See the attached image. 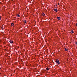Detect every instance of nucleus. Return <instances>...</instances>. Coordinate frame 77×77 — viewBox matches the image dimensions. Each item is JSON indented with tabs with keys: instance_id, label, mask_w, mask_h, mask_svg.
Here are the masks:
<instances>
[{
	"instance_id": "16",
	"label": "nucleus",
	"mask_w": 77,
	"mask_h": 77,
	"mask_svg": "<svg viewBox=\"0 0 77 77\" xmlns=\"http://www.w3.org/2000/svg\"><path fill=\"white\" fill-rule=\"evenodd\" d=\"M58 5H59V3H58Z\"/></svg>"
},
{
	"instance_id": "5",
	"label": "nucleus",
	"mask_w": 77,
	"mask_h": 77,
	"mask_svg": "<svg viewBox=\"0 0 77 77\" xmlns=\"http://www.w3.org/2000/svg\"><path fill=\"white\" fill-rule=\"evenodd\" d=\"M57 19H58V20H60V17H57Z\"/></svg>"
},
{
	"instance_id": "2",
	"label": "nucleus",
	"mask_w": 77,
	"mask_h": 77,
	"mask_svg": "<svg viewBox=\"0 0 77 77\" xmlns=\"http://www.w3.org/2000/svg\"><path fill=\"white\" fill-rule=\"evenodd\" d=\"M9 42L11 44H13V41L11 40H10Z\"/></svg>"
},
{
	"instance_id": "10",
	"label": "nucleus",
	"mask_w": 77,
	"mask_h": 77,
	"mask_svg": "<svg viewBox=\"0 0 77 77\" xmlns=\"http://www.w3.org/2000/svg\"><path fill=\"white\" fill-rule=\"evenodd\" d=\"M14 24L13 23H11V26H14Z\"/></svg>"
},
{
	"instance_id": "11",
	"label": "nucleus",
	"mask_w": 77,
	"mask_h": 77,
	"mask_svg": "<svg viewBox=\"0 0 77 77\" xmlns=\"http://www.w3.org/2000/svg\"><path fill=\"white\" fill-rule=\"evenodd\" d=\"M71 32L72 33H74V31H73V30H72Z\"/></svg>"
},
{
	"instance_id": "9",
	"label": "nucleus",
	"mask_w": 77,
	"mask_h": 77,
	"mask_svg": "<svg viewBox=\"0 0 77 77\" xmlns=\"http://www.w3.org/2000/svg\"><path fill=\"white\" fill-rule=\"evenodd\" d=\"M42 15H43V16H45V14L44 13H43L42 14Z\"/></svg>"
},
{
	"instance_id": "6",
	"label": "nucleus",
	"mask_w": 77,
	"mask_h": 77,
	"mask_svg": "<svg viewBox=\"0 0 77 77\" xmlns=\"http://www.w3.org/2000/svg\"><path fill=\"white\" fill-rule=\"evenodd\" d=\"M23 23H24V24H26V20H25L23 22Z\"/></svg>"
},
{
	"instance_id": "13",
	"label": "nucleus",
	"mask_w": 77,
	"mask_h": 77,
	"mask_svg": "<svg viewBox=\"0 0 77 77\" xmlns=\"http://www.w3.org/2000/svg\"><path fill=\"white\" fill-rule=\"evenodd\" d=\"M75 43L76 44V45H77V42H76Z\"/></svg>"
},
{
	"instance_id": "12",
	"label": "nucleus",
	"mask_w": 77,
	"mask_h": 77,
	"mask_svg": "<svg viewBox=\"0 0 77 77\" xmlns=\"http://www.w3.org/2000/svg\"><path fill=\"white\" fill-rule=\"evenodd\" d=\"M1 18H2V17L1 16H0V20H1Z\"/></svg>"
},
{
	"instance_id": "4",
	"label": "nucleus",
	"mask_w": 77,
	"mask_h": 77,
	"mask_svg": "<svg viewBox=\"0 0 77 77\" xmlns=\"http://www.w3.org/2000/svg\"><path fill=\"white\" fill-rule=\"evenodd\" d=\"M46 69L47 70V71H48V70H50V68L48 67H47L46 68Z\"/></svg>"
},
{
	"instance_id": "1",
	"label": "nucleus",
	"mask_w": 77,
	"mask_h": 77,
	"mask_svg": "<svg viewBox=\"0 0 77 77\" xmlns=\"http://www.w3.org/2000/svg\"><path fill=\"white\" fill-rule=\"evenodd\" d=\"M55 62H56V63H57L58 65H59V64H60V62H59V60L58 59L56 60L55 61Z\"/></svg>"
},
{
	"instance_id": "8",
	"label": "nucleus",
	"mask_w": 77,
	"mask_h": 77,
	"mask_svg": "<svg viewBox=\"0 0 77 77\" xmlns=\"http://www.w3.org/2000/svg\"><path fill=\"white\" fill-rule=\"evenodd\" d=\"M17 16L18 17H20V15L18 14H17Z\"/></svg>"
},
{
	"instance_id": "3",
	"label": "nucleus",
	"mask_w": 77,
	"mask_h": 77,
	"mask_svg": "<svg viewBox=\"0 0 77 77\" xmlns=\"http://www.w3.org/2000/svg\"><path fill=\"white\" fill-rule=\"evenodd\" d=\"M54 11H55L56 12H57V8L54 9Z\"/></svg>"
},
{
	"instance_id": "7",
	"label": "nucleus",
	"mask_w": 77,
	"mask_h": 77,
	"mask_svg": "<svg viewBox=\"0 0 77 77\" xmlns=\"http://www.w3.org/2000/svg\"><path fill=\"white\" fill-rule=\"evenodd\" d=\"M65 51H68V48H65Z\"/></svg>"
},
{
	"instance_id": "15",
	"label": "nucleus",
	"mask_w": 77,
	"mask_h": 77,
	"mask_svg": "<svg viewBox=\"0 0 77 77\" xmlns=\"http://www.w3.org/2000/svg\"><path fill=\"white\" fill-rule=\"evenodd\" d=\"M76 26H77V23H76Z\"/></svg>"
},
{
	"instance_id": "14",
	"label": "nucleus",
	"mask_w": 77,
	"mask_h": 77,
	"mask_svg": "<svg viewBox=\"0 0 77 77\" xmlns=\"http://www.w3.org/2000/svg\"><path fill=\"white\" fill-rule=\"evenodd\" d=\"M56 7L57 6V5H56Z\"/></svg>"
}]
</instances>
